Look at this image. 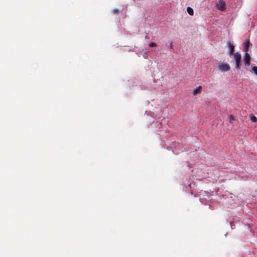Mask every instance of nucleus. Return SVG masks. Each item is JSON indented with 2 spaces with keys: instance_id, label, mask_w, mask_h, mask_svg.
<instances>
[{
  "instance_id": "nucleus-9",
  "label": "nucleus",
  "mask_w": 257,
  "mask_h": 257,
  "mask_svg": "<svg viewBox=\"0 0 257 257\" xmlns=\"http://www.w3.org/2000/svg\"><path fill=\"white\" fill-rule=\"evenodd\" d=\"M250 119L252 122L257 121V118L254 115H252L250 116Z\"/></svg>"
},
{
  "instance_id": "nucleus-13",
  "label": "nucleus",
  "mask_w": 257,
  "mask_h": 257,
  "mask_svg": "<svg viewBox=\"0 0 257 257\" xmlns=\"http://www.w3.org/2000/svg\"><path fill=\"white\" fill-rule=\"evenodd\" d=\"M170 47L171 48H172V43L170 44Z\"/></svg>"
},
{
  "instance_id": "nucleus-1",
  "label": "nucleus",
  "mask_w": 257,
  "mask_h": 257,
  "mask_svg": "<svg viewBox=\"0 0 257 257\" xmlns=\"http://www.w3.org/2000/svg\"><path fill=\"white\" fill-rule=\"evenodd\" d=\"M234 57L235 60V68L239 69L241 65V55L239 53L236 52L234 54Z\"/></svg>"
},
{
  "instance_id": "nucleus-11",
  "label": "nucleus",
  "mask_w": 257,
  "mask_h": 257,
  "mask_svg": "<svg viewBox=\"0 0 257 257\" xmlns=\"http://www.w3.org/2000/svg\"><path fill=\"white\" fill-rule=\"evenodd\" d=\"M149 46L151 47H156L157 46V44L154 42H152L149 44Z\"/></svg>"
},
{
  "instance_id": "nucleus-10",
  "label": "nucleus",
  "mask_w": 257,
  "mask_h": 257,
  "mask_svg": "<svg viewBox=\"0 0 257 257\" xmlns=\"http://www.w3.org/2000/svg\"><path fill=\"white\" fill-rule=\"evenodd\" d=\"M252 71L257 75V66H253L252 67Z\"/></svg>"
},
{
  "instance_id": "nucleus-8",
  "label": "nucleus",
  "mask_w": 257,
  "mask_h": 257,
  "mask_svg": "<svg viewBox=\"0 0 257 257\" xmlns=\"http://www.w3.org/2000/svg\"><path fill=\"white\" fill-rule=\"evenodd\" d=\"M187 11L188 13L190 15H191V16L193 15L194 11H193V9L191 8L188 7L187 8Z\"/></svg>"
},
{
  "instance_id": "nucleus-7",
  "label": "nucleus",
  "mask_w": 257,
  "mask_h": 257,
  "mask_svg": "<svg viewBox=\"0 0 257 257\" xmlns=\"http://www.w3.org/2000/svg\"><path fill=\"white\" fill-rule=\"evenodd\" d=\"M202 89L201 86H199L196 89H195L193 91V94L194 95H196L198 93H200L201 92V90Z\"/></svg>"
},
{
  "instance_id": "nucleus-2",
  "label": "nucleus",
  "mask_w": 257,
  "mask_h": 257,
  "mask_svg": "<svg viewBox=\"0 0 257 257\" xmlns=\"http://www.w3.org/2000/svg\"><path fill=\"white\" fill-rule=\"evenodd\" d=\"M218 68L222 72H227L230 70V67L228 64L221 62L218 64Z\"/></svg>"
},
{
  "instance_id": "nucleus-4",
  "label": "nucleus",
  "mask_w": 257,
  "mask_h": 257,
  "mask_svg": "<svg viewBox=\"0 0 257 257\" xmlns=\"http://www.w3.org/2000/svg\"><path fill=\"white\" fill-rule=\"evenodd\" d=\"M243 61L244 64L246 66H249L250 65V57L249 55L246 52L245 53L244 58H243Z\"/></svg>"
},
{
  "instance_id": "nucleus-3",
  "label": "nucleus",
  "mask_w": 257,
  "mask_h": 257,
  "mask_svg": "<svg viewBox=\"0 0 257 257\" xmlns=\"http://www.w3.org/2000/svg\"><path fill=\"white\" fill-rule=\"evenodd\" d=\"M216 8L220 11H224L226 9L225 2L223 0H219L216 4Z\"/></svg>"
},
{
  "instance_id": "nucleus-12",
  "label": "nucleus",
  "mask_w": 257,
  "mask_h": 257,
  "mask_svg": "<svg viewBox=\"0 0 257 257\" xmlns=\"http://www.w3.org/2000/svg\"><path fill=\"white\" fill-rule=\"evenodd\" d=\"M229 118H230V122L232 123V121L234 120V116L232 115H230L229 116Z\"/></svg>"
},
{
  "instance_id": "nucleus-5",
  "label": "nucleus",
  "mask_w": 257,
  "mask_h": 257,
  "mask_svg": "<svg viewBox=\"0 0 257 257\" xmlns=\"http://www.w3.org/2000/svg\"><path fill=\"white\" fill-rule=\"evenodd\" d=\"M227 45H228V46L229 54H230V55H232L233 54L234 52V46L233 45V44H232V43H231L230 42L228 43L227 44Z\"/></svg>"
},
{
  "instance_id": "nucleus-6",
  "label": "nucleus",
  "mask_w": 257,
  "mask_h": 257,
  "mask_svg": "<svg viewBox=\"0 0 257 257\" xmlns=\"http://www.w3.org/2000/svg\"><path fill=\"white\" fill-rule=\"evenodd\" d=\"M250 45V43L249 40L244 42L243 48L245 51L247 52L248 51Z\"/></svg>"
}]
</instances>
